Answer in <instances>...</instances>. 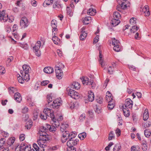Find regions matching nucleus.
<instances>
[{"instance_id":"nucleus-54","label":"nucleus","mask_w":151,"mask_h":151,"mask_svg":"<svg viewBox=\"0 0 151 151\" xmlns=\"http://www.w3.org/2000/svg\"><path fill=\"white\" fill-rule=\"evenodd\" d=\"M34 148L35 149L36 151H39V147L36 144H34L33 145Z\"/></svg>"},{"instance_id":"nucleus-44","label":"nucleus","mask_w":151,"mask_h":151,"mask_svg":"<svg viewBox=\"0 0 151 151\" xmlns=\"http://www.w3.org/2000/svg\"><path fill=\"white\" fill-rule=\"evenodd\" d=\"M32 122L31 120L29 121L26 124L27 125L25 126V127L28 129H29L32 126Z\"/></svg>"},{"instance_id":"nucleus-49","label":"nucleus","mask_w":151,"mask_h":151,"mask_svg":"<svg viewBox=\"0 0 151 151\" xmlns=\"http://www.w3.org/2000/svg\"><path fill=\"white\" fill-rule=\"evenodd\" d=\"M85 117V114H82L79 117V120L80 121L82 122L84 120Z\"/></svg>"},{"instance_id":"nucleus-51","label":"nucleus","mask_w":151,"mask_h":151,"mask_svg":"<svg viewBox=\"0 0 151 151\" xmlns=\"http://www.w3.org/2000/svg\"><path fill=\"white\" fill-rule=\"evenodd\" d=\"M67 149V151H76V148L73 146L68 147Z\"/></svg>"},{"instance_id":"nucleus-56","label":"nucleus","mask_w":151,"mask_h":151,"mask_svg":"<svg viewBox=\"0 0 151 151\" xmlns=\"http://www.w3.org/2000/svg\"><path fill=\"white\" fill-rule=\"evenodd\" d=\"M28 111V109L26 107H24L22 110V112L23 113L27 112Z\"/></svg>"},{"instance_id":"nucleus-2","label":"nucleus","mask_w":151,"mask_h":151,"mask_svg":"<svg viewBox=\"0 0 151 151\" xmlns=\"http://www.w3.org/2000/svg\"><path fill=\"white\" fill-rule=\"evenodd\" d=\"M43 112L45 114L47 117H50L51 119L53 125H55V127H57L59 126L60 123L58 121H56V119L55 118L54 115L53 111L51 110V109L48 108L44 109Z\"/></svg>"},{"instance_id":"nucleus-63","label":"nucleus","mask_w":151,"mask_h":151,"mask_svg":"<svg viewBox=\"0 0 151 151\" xmlns=\"http://www.w3.org/2000/svg\"><path fill=\"white\" fill-rule=\"evenodd\" d=\"M56 130V127L54 126H51V128H50L49 130L50 131H55Z\"/></svg>"},{"instance_id":"nucleus-33","label":"nucleus","mask_w":151,"mask_h":151,"mask_svg":"<svg viewBox=\"0 0 151 151\" xmlns=\"http://www.w3.org/2000/svg\"><path fill=\"white\" fill-rule=\"evenodd\" d=\"M113 18L119 19L121 18L120 14L117 12H114L113 14Z\"/></svg>"},{"instance_id":"nucleus-38","label":"nucleus","mask_w":151,"mask_h":151,"mask_svg":"<svg viewBox=\"0 0 151 151\" xmlns=\"http://www.w3.org/2000/svg\"><path fill=\"white\" fill-rule=\"evenodd\" d=\"M30 147L24 144L22 146V151H30Z\"/></svg>"},{"instance_id":"nucleus-48","label":"nucleus","mask_w":151,"mask_h":151,"mask_svg":"<svg viewBox=\"0 0 151 151\" xmlns=\"http://www.w3.org/2000/svg\"><path fill=\"white\" fill-rule=\"evenodd\" d=\"M113 49L116 52H119L120 50V45L115 46L113 47Z\"/></svg>"},{"instance_id":"nucleus-25","label":"nucleus","mask_w":151,"mask_h":151,"mask_svg":"<svg viewBox=\"0 0 151 151\" xmlns=\"http://www.w3.org/2000/svg\"><path fill=\"white\" fill-rule=\"evenodd\" d=\"M96 11L95 9L92 8H90L87 11V14L88 15L91 16L94 15L96 13Z\"/></svg>"},{"instance_id":"nucleus-13","label":"nucleus","mask_w":151,"mask_h":151,"mask_svg":"<svg viewBox=\"0 0 151 151\" xmlns=\"http://www.w3.org/2000/svg\"><path fill=\"white\" fill-rule=\"evenodd\" d=\"M14 97L15 100L17 102L20 103L22 100V98L20 93L17 92L14 94Z\"/></svg>"},{"instance_id":"nucleus-50","label":"nucleus","mask_w":151,"mask_h":151,"mask_svg":"<svg viewBox=\"0 0 151 151\" xmlns=\"http://www.w3.org/2000/svg\"><path fill=\"white\" fill-rule=\"evenodd\" d=\"M50 83L49 81H44L41 82V85L42 86H45Z\"/></svg>"},{"instance_id":"nucleus-5","label":"nucleus","mask_w":151,"mask_h":151,"mask_svg":"<svg viewBox=\"0 0 151 151\" xmlns=\"http://www.w3.org/2000/svg\"><path fill=\"white\" fill-rule=\"evenodd\" d=\"M30 22L26 17H22L20 21V25L22 28H25L29 24Z\"/></svg>"},{"instance_id":"nucleus-11","label":"nucleus","mask_w":151,"mask_h":151,"mask_svg":"<svg viewBox=\"0 0 151 151\" xmlns=\"http://www.w3.org/2000/svg\"><path fill=\"white\" fill-rule=\"evenodd\" d=\"M78 139H76L75 140L73 139H69L67 143V146L68 147H72L73 145H75L77 144L78 142Z\"/></svg>"},{"instance_id":"nucleus-14","label":"nucleus","mask_w":151,"mask_h":151,"mask_svg":"<svg viewBox=\"0 0 151 151\" xmlns=\"http://www.w3.org/2000/svg\"><path fill=\"white\" fill-rule=\"evenodd\" d=\"M53 8L56 10H59L61 8V6L59 1H55L53 4Z\"/></svg>"},{"instance_id":"nucleus-55","label":"nucleus","mask_w":151,"mask_h":151,"mask_svg":"<svg viewBox=\"0 0 151 151\" xmlns=\"http://www.w3.org/2000/svg\"><path fill=\"white\" fill-rule=\"evenodd\" d=\"M47 101L48 103V104H49V103L52 101V97L49 95L47 96Z\"/></svg>"},{"instance_id":"nucleus-6","label":"nucleus","mask_w":151,"mask_h":151,"mask_svg":"<svg viewBox=\"0 0 151 151\" xmlns=\"http://www.w3.org/2000/svg\"><path fill=\"white\" fill-rule=\"evenodd\" d=\"M62 101L59 99H57L54 101L53 104L52 105H50L48 106L53 108H58L59 106L62 104Z\"/></svg>"},{"instance_id":"nucleus-43","label":"nucleus","mask_w":151,"mask_h":151,"mask_svg":"<svg viewBox=\"0 0 151 151\" xmlns=\"http://www.w3.org/2000/svg\"><path fill=\"white\" fill-rule=\"evenodd\" d=\"M86 134L85 132H83L79 134L78 137L81 140H83L86 137Z\"/></svg>"},{"instance_id":"nucleus-7","label":"nucleus","mask_w":151,"mask_h":151,"mask_svg":"<svg viewBox=\"0 0 151 151\" xmlns=\"http://www.w3.org/2000/svg\"><path fill=\"white\" fill-rule=\"evenodd\" d=\"M69 95L72 98L75 99H77L79 97V94L78 92L71 89L69 90Z\"/></svg>"},{"instance_id":"nucleus-40","label":"nucleus","mask_w":151,"mask_h":151,"mask_svg":"<svg viewBox=\"0 0 151 151\" xmlns=\"http://www.w3.org/2000/svg\"><path fill=\"white\" fill-rule=\"evenodd\" d=\"M139 29V27L135 25L132 27V28L130 29L131 32L134 33Z\"/></svg>"},{"instance_id":"nucleus-36","label":"nucleus","mask_w":151,"mask_h":151,"mask_svg":"<svg viewBox=\"0 0 151 151\" xmlns=\"http://www.w3.org/2000/svg\"><path fill=\"white\" fill-rule=\"evenodd\" d=\"M67 13L70 17H71L73 14V10L72 8H70V7H68L66 9Z\"/></svg>"},{"instance_id":"nucleus-61","label":"nucleus","mask_w":151,"mask_h":151,"mask_svg":"<svg viewBox=\"0 0 151 151\" xmlns=\"http://www.w3.org/2000/svg\"><path fill=\"white\" fill-rule=\"evenodd\" d=\"M147 144L145 145H142V149L143 151H146L147 150Z\"/></svg>"},{"instance_id":"nucleus-30","label":"nucleus","mask_w":151,"mask_h":151,"mask_svg":"<svg viewBox=\"0 0 151 151\" xmlns=\"http://www.w3.org/2000/svg\"><path fill=\"white\" fill-rule=\"evenodd\" d=\"M55 33H54V36L52 37V40L55 44L58 45L60 42V40L58 38V37L55 36Z\"/></svg>"},{"instance_id":"nucleus-19","label":"nucleus","mask_w":151,"mask_h":151,"mask_svg":"<svg viewBox=\"0 0 151 151\" xmlns=\"http://www.w3.org/2000/svg\"><path fill=\"white\" fill-rule=\"evenodd\" d=\"M70 87L72 88L78 89L80 87V83L78 82H74L71 85Z\"/></svg>"},{"instance_id":"nucleus-12","label":"nucleus","mask_w":151,"mask_h":151,"mask_svg":"<svg viewBox=\"0 0 151 151\" xmlns=\"http://www.w3.org/2000/svg\"><path fill=\"white\" fill-rule=\"evenodd\" d=\"M83 85H90L91 80H89V79L87 77H82L81 78Z\"/></svg>"},{"instance_id":"nucleus-57","label":"nucleus","mask_w":151,"mask_h":151,"mask_svg":"<svg viewBox=\"0 0 151 151\" xmlns=\"http://www.w3.org/2000/svg\"><path fill=\"white\" fill-rule=\"evenodd\" d=\"M25 135L24 134H22L20 135L19 139L21 141H23L25 139Z\"/></svg>"},{"instance_id":"nucleus-15","label":"nucleus","mask_w":151,"mask_h":151,"mask_svg":"<svg viewBox=\"0 0 151 151\" xmlns=\"http://www.w3.org/2000/svg\"><path fill=\"white\" fill-rule=\"evenodd\" d=\"M51 128V126L49 124H46V127L45 126H42L41 127V128L39 131H41L43 133L46 132L48 131V129H50Z\"/></svg>"},{"instance_id":"nucleus-64","label":"nucleus","mask_w":151,"mask_h":151,"mask_svg":"<svg viewBox=\"0 0 151 151\" xmlns=\"http://www.w3.org/2000/svg\"><path fill=\"white\" fill-rule=\"evenodd\" d=\"M112 67L110 66L108 68V72L109 74H111L112 73L113 71Z\"/></svg>"},{"instance_id":"nucleus-53","label":"nucleus","mask_w":151,"mask_h":151,"mask_svg":"<svg viewBox=\"0 0 151 151\" xmlns=\"http://www.w3.org/2000/svg\"><path fill=\"white\" fill-rule=\"evenodd\" d=\"M99 35H97L94 40L93 43L95 44L96 42H98L99 41Z\"/></svg>"},{"instance_id":"nucleus-10","label":"nucleus","mask_w":151,"mask_h":151,"mask_svg":"<svg viewBox=\"0 0 151 151\" xmlns=\"http://www.w3.org/2000/svg\"><path fill=\"white\" fill-rule=\"evenodd\" d=\"M125 107L132 109L133 105V101L129 98L126 99L124 104Z\"/></svg>"},{"instance_id":"nucleus-37","label":"nucleus","mask_w":151,"mask_h":151,"mask_svg":"<svg viewBox=\"0 0 151 151\" xmlns=\"http://www.w3.org/2000/svg\"><path fill=\"white\" fill-rule=\"evenodd\" d=\"M23 144L21 145H19L18 144H17L15 146V151H22V146Z\"/></svg>"},{"instance_id":"nucleus-26","label":"nucleus","mask_w":151,"mask_h":151,"mask_svg":"<svg viewBox=\"0 0 151 151\" xmlns=\"http://www.w3.org/2000/svg\"><path fill=\"white\" fill-rule=\"evenodd\" d=\"M124 115L127 117H128L130 115L129 111L128 108H124L123 107V109Z\"/></svg>"},{"instance_id":"nucleus-27","label":"nucleus","mask_w":151,"mask_h":151,"mask_svg":"<svg viewBox=\"0 0 151 151\" xmlns=\"http://www.w3.org/2000/svg\"><path fill=\"white\" fill-rule=\"evenodd\" d=\"M149 118V113L148 110L147 109L145 110L143 114V119L144 121L147 120Z\"/></svg>"},{"instance_id":"nucleus-16","label":"nucleus","mask_w":151,"mask_h":151,"mask_svg":"<svg viewBox=\"0 0 151 151\" xmlns=\"http://www.w3.org/2000/svg\"><path fill=\"white\" fill-rule=\"evenodd\" d=\"M88 99L89 101L92 102L94 100V96L93 93L91 91H90L88 93Z\"/></svg>"},{"instance_id":"nucleus-21","label":"nucleus","mask_w":151,"mask_h":151,"mask_svg":"<svg viewBox=\"0 0 151 151\" xmlns=\"http://www.w3.org/2000/svg\"><path fill=\"white\" fill-rule=\"evenodd\" d=\"M102 52L100 50H99V62L100 64L101 65L102 67H103L104 66V65H103V63H104V60L102 58Z\"/></svg>"},{"instance_id":"nucleus-29","label":"nucleus","mask_w":151,"mask_h":151,"mask_svg":"<svg viewBox=\"0 0 151 151\" xmlns=\"http://www.w3.org/2000/svg\"><path fill=\"white\" fill-rule=\"evenodd\" d=\"M68 125L66 124H62L60 126V130L61 132H64L66 128L68 127Z\"/></svg>"},{"instance_id":"nucleus-9","label":"nucleus","mask_w":151,"mask_h":151,"mask_svg":"<svg viewBox=\"0 0 151 151\" xmlns=\"http://www.w3.org/2000/svg\"><path fill=\"white\" fill-rule=\"evenodd\" d=\"M5 11L3 10L1 12L0 11V21L3 22H5L8 19V16L5 14Z\"/></svg>"},{"instance_id":"nucleus-52","label":"nucleus","mask_w":151,"mask_h":151,"mask_svg":"<svg viewBox=\"0 0 151 151\" xmlns=\"http://www.w3.org/2000/svg\"><path fill=\"white\" fill-rule=\"evenodd\" d=\"M38 113L37 112H34L33 114V119L34 120H36L38 117Z\"/></svg>"},{"instance_id":"nucleus-45","label":"nucleus","mask_w":151,"mask_h":151,"mask_svg":"<svg viewBox=\"0 0 151 151\" xmlns=\"http://www.w3.org/2000/svg\"><path fill=\"white\" fill-rule=\"evenodd\" d=\"M136 19L134 18H132L131 19L129 20V22L132 25H135L136 24Z\"/></svg>"},{"instance_id":"nucleus-22","label":"nucleus","mask_w":151,"mask_h":151,"mask_svg":"<svg viewBox=\"0 0 151 151\" xmlns=\"http://www.w3.org/2000/svg\"><path fill=\"white\" fill-rule=\"evenodd\" d=\"M120 22L119 19L113 18L111 20V23L114 26H115L118 25Z\"/></svg>"},{"instance_id":"nucleus-60","label":"nucleus","mask_w":151,"mask_h":151,"mask_svg":"<svg viewBox=\"0 0 151 151\" xmlns=\"http://www.w3.org/2000/svg\"><path fill=\"white\" fill-rule=\"evenodd\" d=\"M127 7V5L126 4H124L123 3H122L120 5V7H121L122 10L125 9Z\"/></svg>"},{"instance_id":"nucleus-23","label":"nucleus","mask_w":151,"mask_h":151,"mask_svg":"<svg viewBox=\"0 0 151 151\" xmlns=\"http://www.w3.org/2000/svg\"><path fill=\"white\" fill-rule=\"evenodd\" d=\"M57 21L55 20H53L51 22V26L53 28L52 29V32H53L54 31L56 30V29H57L56 27H57Z\"/></svg>"},{"instance_id":"nucleus-8","label":"nucleus","mask_w":151,"mask_h":151,"mask_svg":"<svg viewBox=\"0 0 151 151\" xmlns=\"http://www.w3.org/2000/svg\"><path fill=\"white\" fill-rule=\"evenodd\" d=\"M55 71L57 78L59 79H61L63 75L62 70L60 69L59 67H55Z\"/></svg>"},{"instance_id":"nucleus-39","label":"nucleus","mask_w":151,"mask_h":151,"mask_svg":"<svg viewBox=\"0 0 151 151\" xmlns=\"http://www.w3.org/2000/svg\"><path fill=\"white\" fill-rule=\"evenodd\" d=\"M15 141V139L13 138H9L7 142L8 145L9 146H11L14 143Z\"/></svg>"},{"instance_id":"nucleus-59","label":"nucleus","mask_w":151,"mask_h":151,"mask_svg":"<svg viewBox=\"0 0 151 151\" xmlns=\"http://www.w3.org/2000/svg\"><path fill=\"white\" fill-rule=\"evenodd\" d=\"M102 98L99 97L96 99V101L99 104H101L102 103Z\"/></svg>"},{"instance_id":"nucleus-35","label":"nucleus","mask_w":151,"mask_h":151,"mask_svg":"<svg viewBox=\"0 0 151 151\" xmlns=\"http://www.w3.org/2000/svg\"><path fill=\"white\" fill-rule=\"evenodd\" d=\"M121 146L119 144L117 143L115 145L113 149V151H119L121 149Z\"/></svg>"},{"instance_id":"nucleus-58","label":"nucleus","mask_w":151,"mask_h":151,"mask_svg":"<svg viewBox=\"0 0 151 151\" xmlns=\"http://www.w3.org/2000/svg\"><path fill=\"white\" fill-rule=\"evenodd\" d=\"M4 138H1L0 139V147H2V146L4 144Z\"/></svg>"},{"instance_id":"nucleus-31","label":"nucleus","mask_w":151,"mask_h":151,"mask_svg":"<svg viewBox=\"0 0 151 151\" xmlns=\"http://www.w3.org/2000/svg\"><path fill=\"white\" fill-rule=\"evenodd\" d=\"M112 44L113 45L116 46L118 45H120V42H119V40L114 38H112L111 39Z\"/></svg>"},{"instance_id":"nucleus-24","label":"nucleus","mask_w":151,"mask_h":151,"mask_svg":"<svg viewBox=\"0 0 151 151\" xmlns=\"http://www.w3.org/2000/svg\"><path fill=\"white\" fill-rule=\"evenodd\" d=\"M41 46V42L40 41H38L35 43V46L33 47V51L39 50Z\"/></svg>"},{"instance_id":"nucleus-3","label":"nucleus","mask_w":151,"mask_h":151,"mask_svg":"<svg viewBox=\"0 0 151 151\" xmlns=\"http://www.w3.org/2000/svg\"><path fill=\"white\" fill-rule=\"evenodd\" d=\"M23 71L21 70L20 73L24 79L26 81L29 80V73L30 71V68L27 65H24L22 66Z\"/></svg>"},{"instance_id":"nucleus-17","label":"nucleus","mask_w":151,"mask_h":151,"mask_svg":"<svg viewBox=\"0 0 151 151\" xmlns=\"http://www.w3.org/2000/svg\"><path fill=\"white\" fill-rule=\"evenodd\" d=\"M43 71L46 73L50 74L52 73L53 72L54 70L52 68L50 67H47L44 69Z\"/></svg>"},{"instance_id":"nucleus-42","label":"nucleus","mask_w":151,"mask_h":151,"mask_svg":"<svg viewBox=\"0 0 151 151\" xmlns=\"http://www.w3.org/2000/svg\"><path fill=\"white\" fill-rule=\"evenodd\" d=\"M115 137V136L114 135V134H113V132L112 131H111L109 135V137L108 138V139L109 140H111L113 139H114Z\"/></svg>"},{"instance_id":"nucleus-1","label":"nucleus","mask_w":151,"mask_h":151,"mask_svg":"<svg viewBox=\"0 0 151 151\" xmlns=\"http://www.w3.org/2000/svg\"><path fill=\"white\" fill-rule=\"evenodd\" d=\"M38 134H39L40 137L37 140V144L40 147L44 148L47 146L46 142L49 139V136L47 133H43L42 131H39Z\"/></svg>"},{"instance_id":"nucleus-20","label":"nucleus","mask_w":151,"mask_h":151,"mask_svg":"<svg viewBox=\"0 0 151 151\" xmlns=\"http://www.w3.org/2000/svg\"><path fill=\"white\" fill-rule=\"evenodd\" d=\"M92 19V17H86L83 20L82 22L84 24H89Z\"/></svg>"},{"instance_id":"nucleus-18","label":"nucleus","mask_w":151,"mask_h":151,"mask_svg":"<svg viewBox=\"0 0 151 151\" xmlns=\"http://www.w3.org/2000/svg\"><path fill=\"white\" fill-rule=\"evenodd\" d=\"M142 10L145 16L148 17L150 15V12L149 11V7L148 6H145L143 8Z\"/></svg>"},{"instance_id":"nucleus-4","label":"nucleus","mask_w":151,"mask_h":151,"mask_svg":"<svg viewBox=\"0 0 151 151\" xmlns=\"http://www.w3.org/2000/svg\"><path fill=\"white\" fill-rule=\"evenodd\" d=\"M76 136V135L74 132H71L69 133L68 131H65L63 133V136L61 138V141L63 143L65 142L68 139H73Z\"/></svg>"},{"instance_id":"nucleus-34","label":"nucleus","mask_w":151,"mask_h":151,"mask_svg":"<svg viewBox=\"0 0 151 151\" xmlns=\"http://www.w3.org/2000/svg\"><path fill=\"white\" fill-rule=\"evenodd\" d=\"M87 36V33L85 31L82 32V34L80 35V39L81 40H84Z\"/></svg>"},{"instance_id":"nucleus-28","label":"nucleus","mask_w":151,"mask_h":151,"mask_svg":"<svg viewBox=\"0 0 151 151\" xmlns=\"http://www.w3.org/2000/svg\"><path fill=\"white\" fill-rule=\"evenodd\" d=\"M13 31H12V34L14 35V36L16 38L17 37V33L16 32H14L15 30H16L18 29V26L17 24H14L12 27Z\"/></svg>"},{"instance_id":"nucleus-47","label":"nucleus","mask_w":151,"mask_h":151,"mask_svg":"<svg viewBox=\"0 0 151 151\" xmlns=\"http://www.w3.org/2000/svg\"><path fill=\"white\" fill-rule=\"evenodd\" d=\"M40 117L41 119L43 120H46L47 118V116L45 115V114L43 112L40 114Z\"/></svg>"},{"instance_id":"nucleus-62","label":"nucleus","mask_w":151,"mask_h":151,"mask_svg":"<svg viewBox=\"0 0 151 151\" xmlns=\"http://www.w3.org/2000/svg\"><path fill=\"white\" fill-rule=\"evenodd\" d=\"M106 101L108 102L109 101H111L113 100V97H106Z\"/></svg>"},{"instance_id":"nucleus-41","label":"nucleus","mask_w":151,"mask_h":151,"mask_svg":"<svg viewBox=\"0 0 151 151\" xmlns=\"http://www.w3.org/2000/svg\"><path fill=\"white\" fill-rule=\"evenodd\" d=\"M27 102L31 106H33L34 104V103L32 100V97H27Z\"/></svg>"},{"instance_id":"nucleus-32","label":"nucleus","mask_w":151,"mask_h":151,"mask_svg":"<svg viewBox=\"0 0 151 151\" xmlns=\"http://www.w3.org/2000/svg\"><path fill=\"white\" fill-rule=\"evenodd\" d=\"M17 79L19 82L21 83H23L24 82V80H25L23 77L21 76L19 74H17Z\"/></svg>"},{"instance_id":"nucleus-46","label":"nucleus","mask_w":151,"mask_h":151,"mask_svg":"<svg viewBox=\"0 0 151 151\" xmlns=\"http://www.w3.org/2000/svg\"><path fill=\"white\" fill-rule=\"evenodd\" d=\"M144 134L146 137H148L151 134V132L149 130L146 129L144 131Z\"/></svg>"}]
</instances>
